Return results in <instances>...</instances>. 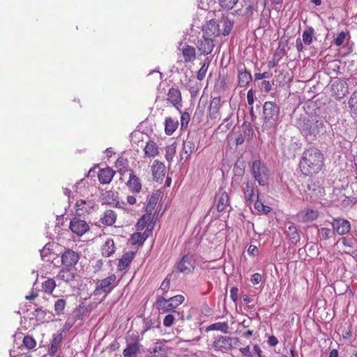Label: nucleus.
Instances as JSON below:
<instances>
[{
  "label": "nucleus",
  "mask_w": 357,
  "mask_h": 357,
  "mask_svg": "<svg viewBox=\"0 0 357 357\" xmlns=\"http://www.w3.org/2000/svg\"><path fill=\"white\" fill-rule=\"evenodd\" d=\"M323 165V154L315 147L305 149L299 162L301 172L307 176L318 173L321 169Z\"/></svg>",
  "instance_id": "1"
},
{
  "label": "nucleus",
  "mask_w": 357,
  "mask_h": 357,
  "mask_svg": "<svg viewBox=\"0 0 357 357\" xmlns=\"http://www.w3.org/2000/svg\"><path fill=\"white\" fill-rule=\"evenodd\" d=\"M280 107L276 103L271 101L265 102L263 106L264 122L266 127H274L279 119Z\"/></svg>",
  "instance_id": "2"
},
{
  "label": "nucleus",
  "mask_w": 357,
  "mask_h": 357,
  "mask_svg": "<svg viewBox=\"0 0 357 357\" xmlns=\"http://www.w3.org/2000/svg\"><path fill=\"white\" fill-rule=\"evenodd\" d=\"M323 126V121L316 119H310L305 117L299 119L298 123V127L304 136H315Z\"/></svg>",
  "instance_id": "3"
},
{
  "label": "nucleus",
  "mask_w": 357,
  "mask_h": 357,
  "mask_svg": "<svg viewBox=\"0 0 357 357\" xmlns=\"http://www.w3.org/2000/svg\"><path fill=\"white\" fill-rule=\"evenodd\" d=\"M252 174L259 185L264 186L268 183L270 171L266 164L260 160L252 162Z\"/></svg>",
  "instance_id": "4"
},
{
  "label": "nucleus",
  "mask_w": 357,
  "mask_h": 357,
  "mask_svg": "<svg viewBox=\"0 0 357 357\" xmlns=\"http://www.w3.org/2000/svg\"><path fill=\"white\" fill-rule=\"evenodd\" d=\"M184 301V296L182 295H176L166 299L162 296H159L156 301V307L159 311L162 312H174L178 316L180 313L175 311V309Z\"/></svg>",
  "instance_id": "5"
},
{
  "label": "nucleus",
  "mask_w": 357,
  "mask_h": 357,
  "mask_svg": "<svg viewBox=\"0 0 357 357\" xmlns=\"http://www.w3.org/2000/svg\"><path fill=\"white\" fill-rule=\"evenodd\" d=\"M119 284L115 274H112L107 278L98 280L95 289L93 291L94 296H100L102 294H109Z\"/></svg>",
  "instance_id": "6"
},
{
  "label": "nucleus",
  "mask_w": 357,
  "mask_h": 357,
  "mask_svg": "<svg viewBox=\"0 0 357 357\" xmlns=\"http://www.w3.org/2000/svg\"><path fill=\"white\" fill-rule=\"evenodd\" d=\"M198 144L199 142L195 133H189L183 142L182 150L180 152V160L187 161L197 150Z\"/></svg>",
  "instance_id": "7"
},
{
  "label": "nucleus",
  "mask_w": 357,
  "mask_h": 357,
  "mask_svg": "<svg viewBox=\"0 0 357 357\" xmlns=\"http://www.w3.org/2000/svg\"><path fill=\"white\" fill-rule=\"evenodd\" d=\"M239 342V339L235 337L219 335L213 342V347L218 351L227 352Z\"/></svg>",
  "instance_id": "8"
},
{
  "label": "nucleus",
  "mask_w": 357,
  "mask_h": 357,
  "mask_svg": "<svg viewBox=\"0 0 357 357\" xmlns=\"http://www.w3.org/2000/svg\"><path fill=\"white\" fill-rule=\"evenodd\" d=\"M61 263L64 267H74L80 259L79 254L71 249H66L61 256Z\"/></svg>",
  "instance_id": "9"
},
{
  "label": "nucleus",
  "mask_w": 357,
  "mask_h": 357,
  "mask_svg": "<svg viewBox=\"0 0 357 357\" xmlns=\"http://www.w3.org/2000/svg\"><path fill=\"white\" fill-rule=\"evenodd\" d=\"M95 203L91 199H79L75 204V213L77 216H84L91 213L94 208Z\"/></svg>",
  "instance_id": "10"
},
{
  "label": "nucleus",
  "mask_w": 357,
  "mask_h": 357,
  "mask_svg": "<svg viewBox=\"0 0 357 357\" xmlns=\"http://www.w3.org/2000/svg\"><path fill=\"white\" fill-rule=\"evenodd\" d=\"M69 227L73 233L79 236H82L89 230L88 223L77 217L71 220Z\"/></svg>",
  "instance_id": "11"
},
{
  "label": "nucleus",
  "mask_w": 357,
  "mask_h": 357,
  "mask_svg": "<svg viewBox=\"0 0 357 357\" xmlns=\"http://www.w3.org/2000/svg\"><path fill=\"white\" fill-rule=\"evenodd\" d=\"M331 224L335 233L340 236L347 234L351 229L350 222L343 218H333Z\"/></svg>",
  "instance_id": "12"
},
{
  "label": "nucleus",
  "mask_w": 357,
  "mask_h": 357,
  "mask_svg": "<svg viewBox=\"0 0 357 357\" xmlns=\"http://www.w3.org/2000/svg\"><path fill=\"white\" fill-rule=\"evenodd\" d=\"M194 268L195 266L192 257L189 255H184L176 265L177 271L184 274L192 273Z\"/></svg>",
  "instance_id": "13"
},
{
  "label": "nucleus",
  "mask_w": 357,
  "mask_h": 357,
  "mask_svg": "<svg viewBox=\"0 0 357 357\" xmlns=\"http://www.w3.org/2000/svg\"><path fill=\"white\" fill-rule=\"evenodd\" d=\"M197 47L201 54L208 55L211 54L214 47L213 38L202 36V37L198 40Z\"/></svg>",
  "instance_id": "14"
},
{
  "label": "nucleus",
  "mask_w": 357,
  "mask_h": 357,
  "mask_svg": "<svg viewBox=\"0 0 357 357\" xmlns=\"http://www.w3.org/2000/svg\"><path fill=\"white\" fill-rule=\"evenodd\" d=\"M215 199L217 200V210L218 212L224 211L229 207L230 199L227 192L220 189L216 193Z\"/></svg>",
  "instance_id": "15"
},
{
  "label": "nucleus",
  "mask_w": 357,
  "mask_h": 357,
  "mask_svg": "<svg viewBox=\"0 0 357 357\" xmlns=\"http://www.w3.org/2000/svg\"><path fill=\"white\" fill-rule=\"evenodd\" d=\"M220 35V25L215 20H210L203 28V36L208 38H215Z\"/></svg>",
  "instance_id": "16"
},
{
  "label": "nucleus",
  "mask_w": 357,
  "mask_h": 357,
  "mask_svg": "<svg viewBox=\"0 0 357 357\" xmlns=\"http://www.w3.org/2000/svg\"><path fill=\"white\" fill-rule=\"evenodd\" d=\"M167 100L170 102L178 110L182 107V98L181 91L176 88L169 89Z\"/></svg>",
  "instance_id": "17"
},
{
  "label": "nucleus",
  "mask_w": 357,
  "mask_h": 357,
  "mask_svg": "<svg viewBox=\"0 0 357 357\" xmlns=\"http://www.w3.org/2000/svg\"><path fill=\"white\" fill-rule=\"evenodd\" d=\"M245 186L242 187V192L243 193V198L247 204H250L253 201V196L255 192V183L252 181L248 180L244 183Z\"/></svg>",
  "instance_id": "18"
},
{
  "label": "nucleus",
  "mask_w": 357,
  "mask_h": 357,
  "mask_svg": "<svg viewBox=\"0 0 357 357\" xmlns=\"http://www.w3.org/2000/svg\"><path fill=\"white\" fill-rule=\"evenodd\" d=\"M298 218L305 222L316 220L319 216V212L312 208H305L301 211L298 215Z\"/></svg>",
  "instance_id": "19"
},
{
  "label": "nucleus",
  "mask_w": 357,
  "mask_h": 357,
  "mask_svg": "<svg viewBox=\"0 0 357 357\" xmlns=\"http://www.w3.org/2000/svg\"><path fill=\"white\" fill-rule=\"evenodd\" d=\"M130 190L134 193H139L142 189L140 179L134 174L132 171L130 173L129 179L126 183Z\"/></svg>",
  "instance_id": "20"
},
{
  "label": "nucleus",
  "mask_w": 357,
  "mask_h": 357,
  "mask_svg": "<svg viewBox=\"0 0 357 357\" xmlns=\"http://www.w3.org/2000/svg\"><path fill=\"white\" fill-rule=\"evenodd\" d=\"M114 174L115 172L109 167L101 169L98 174V180L102 184H108L112 181Z\"/></svg>",
  "instance_id": "21"
},
{
  "label": "nucleus",
  "mask_w": 357,
  "mask_h": 357,
  "mask_svg": "<svg viewBox=\"0 0 357 357\" xmlns=\"http://www.w3.org/2000/svg\"><path fill=\"white\" fill-rule=\"evenodd\" d=\"M151 168L153 179L156 181L162 180L165 174V165L158 160H155Z\"/></svg>",
  "instance_id": "22"
},
{
  "label": "nucleus",
  "mask_w": 357,
  "mask_h": 357,
  "mask_svg": "<svg viewBox=\"0 0 357 357\" xmlns=\"http://www.w3.org/2000/svg\"><path fill=\"white\" fill-rule=\"evenodd\" d=\"M63 340L62 332L56 335H53L50 346L48 349V354L51 356H54L58 351V349L61 345Z\"/></svg>",
  "instance_id": "23"
},
{
  "label": "nucleus",
  "mask_w": 357,
  "mask_h": 357,
  "mask_svg": "<svg viewBox=\"0 0 357 357\" xmlns=\"http://www.w3.org/2000/svg\"><path fill=\"white\" fill-rule=\"evenodd\" d=\"M75 273L71 268L64 267L59 271L56 275L58 280L69 283L75 280Z\"/></svg>",
  "instance_id": "24"
},
{
  "label": "nucleus",
  "mask_w": 357,
  "mask_h": 357,
  "mask_svg": "<svg viewBox=\"0 0 357 357\" xmlns=\"http://www.w3.org/2000/svg\"><path fill=\"white\" fill-rule=\"evenodd\" d=\"M135 253L132 251L125 252L119 261L117 268L119 271H122L126 269L134 259Z\"/></svg>",
  "instance_id": "25"
},
{
  "label": "nucleus",
  "mask_w": 357,
  "mask_h": 357,
  "mask_svg": "<svg viewBox=\"0 0 357 357\" xmlns=\"http://www.w3.org/2000/svg\"><path fill=\"white\" fill-rule=\"evenodd\" d=\"M116 213L113 210L108 209L105 211L100 219V222L105 226H112L116 222Z\"/></svg>",
  "instance_id": "26"
},
{
  "label": "nucleus",
  "mask_w": 357,
  "mask_h": 357,
  "mask_svg": "<svg viewBox=\"0 0 357 357\" xmlns=\"http://www.w3.org/2000/svg\"><path fill=\"white\" fill-rule=\"evenodd\" d=\"M238 86L241 88L247 86L252 81L250 73L245 69L238 70Z\"/></svg>",
  "instance_id": "27"
},
{
  "label": "nucleus",
  "mask_w": 357,
  "mask_h": 357,
  "mask_svg": "<svg viewBox=\"0 0 357 357\" xmlns=\"http://www.w3.org/2000/svg\"><path fill=\"white\" fill-rule=\"evenodd\" d=\"M116 247L114 241L108 238L102 246V255L103 257H109L114 253Z\"/></svg>",
  "instance_id": "28"
},
{
  "label": "nucleus",
  "mask_w": 357,
  "mask_h": 357,
  "mask_svg": "<svg viewBox=\"0 0 357 357\" xmlns=\"http://www.w3.org/2000/svg\"><path fill=\"white\" fill-rule=\"evenodd\" d=\"M178 126V120L173 119L172 117H167L165 122V131L167 135H172Z\"/></svg>",
  "instance_id": "29"
},
{
  "label": "nucleus",
  "mask_w": 357,
  "mask_h": 357,
  "mask_svg": "<svg viewBox=\"0 0 357 357\" xmlns=\"http://www.w3.org/2000/svg\"><path fill=\"white\" fill-rule=\"evenodd\" d=\"M140 344L137 342L128 343L123 354L125 357H134L139 351Z\"/></svg>",
  "instance_id": "30"
},
{
  "label": "nucleus",
  "mask_w": 357,
  "mask_h": 357,
  "mask_svg": "<svg viewBox=\"0 0 357 357\" xmlns=\"http://www.w3.org/2000/svg\"><path fill=\"white\" fill-rule=\"evenodd\" d=\"M185 62H190L195 59L196 50L195 48L190 45H185L182 51Z\"/></svg>",
  "instance_id": "31"
},
{
  "label": "nucleus",
  "mask_w": 357,
  "mask_h": 357,
  "mask_svg": "<svg viewBox=\"0 0 357 357\" xmlns=\"http://www.w3.org/2000/svg\"><path fill=\"white\" fill-rule=\"evenodd\" d=\"M315 31L312 26H307L302 33V40L304 45H310L313 41Z\"/></svg>",
  "instance_id": "32"
},
{
  "label": "nucleus",
  "mask_w": 357,
  "mask_h": 357,
  "mask_svg": "<svg viewBox=\"0 0 357 357\" xmlns=\"http://www.w3.org/2000/svg\"><path fill=\"white\" fill-rule=\"evenodd\" d=\"M286 234L291 243L296 244L300 241V235L294 225H290L286 230Z\"/></svg>",
  "instance_id": "33"
},
{
  "label": "nucleus",
  "mask_w": 357,
  "mask_h": 357,
  "mask_svg": "<svg viewBox=\"0 0 357 357\" xmlns=\"http://www.w3.org/2000/svg\"><path fill=\"white\" fill-rule=\"evenodd\" d=\"M145 155L148 157H155L158 153V147L153 141L149 140L144 148Z\"/></svg>",
  "instance_id": "34"
},
{
  "label": "nucleus",
  "mask_w": 357,
  "mask_h": 357,
  "mask_svg": "<svg viewBox=\"0 0 357 357\" xmlns=\"http://www.w3.org/2000/svg\"><path fill=\"white\" fill-rule=\"evenodd\" d=\"M115 167L117 168V170L120 174L123 175L128 171V159L123 157L119 158L115 162Z\"/></svg>",
  "instance_id": "35"
},
{
  "label": "nucleus",
  "mask_w": 357,
  "mask_h": 357,
  "mask_svg": "<svg viewBox=\"0 0 357 357\" xmlns=\"http://www.w3.org/2000/svg\"><path fill=\"white\" fill-rule=\"evenodd\" d=\"M166 347L160 342H157L153 348L151 354L155 357H164L167 354Z\"/></svg>",
  "instance_id": "36"
},
{
  "label": "nucleus",
  "mask_w": 357,
  "mask_h": 357,
  "mask_svg": "<svg viewBox=\"0 0 357 357\" xmlns=\"http://www.w3.org/2000/svg\"><path fill=\"white\" fill-rule=\"evenodd\" d=\"M335 234L333 229H331L326 227H321L318 230V236L324 240H328Z\"/></svg>",
  "instance_id": "37"
},
{
  "label": "nucleus",
  "mask_w": 357,
  "mask_h": 357,
  "mask_svg": "<svg viewBox=\"0 0 357 357\" xmlns=\"http://www.w3.org/2000/svg\"><path fill=\"white\" fill-rule=\"evenodd\" d=\"M43 289L47 294H52L56 287V283L54 279L50 278L42 284Z\"/></svg>",
  "instance_id": "38"
},
{
  "label": "nucleus",
  "mask_w": 357,
  "mask_h": 357,
  "mask_svg": "<svg viewBox=\"0 0 357 357\" xmlns=\"http://www.w3.org/2000/svg\"><path fill=\"white\" fill-rule=\"evenodd\" d=\"M146 238H147V236H144V234L137 232V233H134L131 236L130 239L132 241V244L139 245H142L144 243V242L145 241Z\"/></svg>",
  "instance_id": "39"
},
{
  "label": "nucleus",
  "mask_w": 357,
  "mask_h": 357,
  "mask_svg": "<svg viewBox=\"0 0 357 357\" xmlns=\"http://www.w3.org/2000/svg\"><path fill=\"white\" fill-rule=\"evenodd\" d=\"M66 302L63 298L58 299L54 303V310L57 315H61L64 313V309Z\"/></svg>",
  "instance_id": "40"
},
{
  "label": "nucleus",
  "mask_w": 357,
  "mask_h": 357,
  "mask_svg": "<svg viewBox=\"0 0 357 357\" xmlns=\"http://www.w3.org/2000/svg\"><path fill=\"white\" fill-rule=\"evenodd\" d=\"M351 112L357 115V90L352 93L349 100Z\"/></svg>",
  "instance_id": "41"
},
{
  "label": "nucleus",
  "mask_w": 357,
  "mask_h": 357,
  "mask_svg": "<svg viewBox=\"0 0 357 357\" xmlns=\"http://www.w3.org/2000/svg\"><path fill=\"white\" fill-rule=\"evenodd\" d=\"M209 64L210 61L208 59H206L197 73V77L199 80L202 81L205 77Z\"/></svg>",
  "instance_id": "42"
},
{
  "label": "nucleus",
  "mask_w": 357,
  "mask_h": 357,
  "mask_svg": "<svg viewBox=\"0 0 357 357\" xmlns=\"http://www.w3.org/2000/svg\"><path fill=\"white\" fill-rule=\"evenodd\" d=\"M158 202V197L156 195H151L149 199L147 204L146 205V211L151 214L154 209L155 205Z\"/></svg>",
  "instance_id": "43"
},
{
  "label": "nucleus",
  "mask_w": 357,
  "mask_h": 357,
  "mask_svg": "<svg viewBox=\"0 0 357 357\" xmlns=\"http://www.w3.org/2000/svg\"><path fill=\"white\" fill-rule=\"evenodd\" d=\"M23 344L28 349H33L36 346L35 339L30 335H26L23 339Z\"/></svg>",
  "instance_id": "44"
},
{
  "label": "nucleus",
  "mask_w": 357,
  "mask_h": 357,
  "mask_svg": "<svg viewBox=\"0 0 357 357\" xmlns=\"http://www.w3.org/2000/svg\"><path fill=\"white\" fill-rule=\"evenodd\" d=\"M238 0H219L220 6L225 9L230 10L234 8Z\"/></svg>",
  "instance_id": "45"
},
{
  "label": "nucleus",
  "mask_w": 357,
  "mask_h": 357,
  "mask_svg": "<svg viewBox=\"0 0 357 357\" xmlns=\"http://www.w3.org/2000/svg\"><path fill=\"white\" fill-rule=\"evenodd\" d=\"M46 314L47 312L40 307L36 308L33 312L36 319L42 322L47 321V319H45Z\"/></svg>",
  "instance_id": "46"
},
{
  "label": "nucleus",
  "mask_w": 357,
  "mask_h": 357,
  "mask_svg": "<svg viewBox=\"0 0 357 357\" xmlns=\"http://www.w3.org/2000/svg\"><path fill=\"white\" fill-rule=\"evenodd\" d=\"M176 147L174 144H172L167 148L165 158L169 162H171L172 161L173 158L176 153Z\"/></svg>",
  "instance_id": "47"
},
{
  "label": "nucleus",
  "mask_w": 357,
  "mask_h": 357,
  "mask_svg": "<svg viewBox=\"0 0 357 357\" xmlns=\"http://www.w3.org/2000/svg\"><path fill=\"white\" fill-rule=\"evenodd\" d=\"M209 330L220 331L222 332H227L228 329V324L227 323H216L211 324L208 327Z\"/></svg>",
  "instance_id": "48"
},
{
  "label": "nucleus",
  "mask_w": 357,
  "mask_h": 357,
  "mask_svg": "<svg viewBox=\"0 0 357 357\" xmlns=\"http://www.w3.org/2000/svg\"><path fill=\"white\" fill-rule=\"evenodd\" d=\"M221 23L222 24V26L224 27L222 34L224 36L229 35L233 27V23L228 20H225L222 21Z\"/></svg>",
  "instance_id": "49"
},
{
  "label": "nucleus",
  "mask_w": 357,
  "mask_h": 357,
  "mask_svg": "<svg viewBox=\"0 0 357 357\" xmlns=\"http://www.w3.org/2000/svg\"><path fill=\"white\" fill-rule=\"evenodd\" d=\"M181 128H185L188 126V124L190 119V115L188 112H181Z\"/></svg>",
  "instance_id": "50"
},
{
  "label": "nucleus",
  "mask_w": 357,
  "mask_h": 357,
  "mask_svg": "<svg viewBox=\"0 0 357 357\" xmlns=\"http://www.w3.org/2000/svg\"><path fill=\"white\" fill-rule=\"evenodd\" d=\"M105 199L107 198H112V202H107L108 204L113 205L117 206V205L119 204V199L117 196L115 195V194L112 191H107L105 193Z\"/></svg>",
  "instance_id": "51"
},
{
  "label": "nucleus",
  "mask_w": 357,
  "mask_h": 357,
  "mask_svg": "<svg viewBox=\"0 0 357 357\" xmlns=\"http://www.w3.org/2000/svg\"><path fill=\"white\" fill-rule=\"evenodd\" d=\"M153 322L151 319L149 317L144 318L143 319V331L142 334L149 331L150 328L153 327Z\"/></svg>",
  "instance_id": "52"
},
{
  "label": "nucleus",
  "mask_w": 357,
  "mask_h": 357,
  "mask_svg": "<svg viewBox=\"0 0 357 357\" xmlns=\"http://www.w3.org/2000/svg\"><path fill=\"white\" fill-rule=\"evenodd\" d=\"M346 38V33L344 31L339 33L334 40V43L336 46H341Z\"/></svg>",
  "instance_id": "53"
},
{
  "label": "nucleus",
  "mask_w": 357,
  "mask_h": 357,
  "mask_svg": "<svg viewBox=\"0 0 357 357\" xmlns=\"http://www.w3.org/2000/svg\"><path fill=\"white\" fill-rule=\"evenodd\" d=\"M175 317L173 314H169L165 317L163 319V325L165 327H170L174 324Z\"/></svg>",
  "instance_id": "54"
},
{
  "label": "nucleus",
  "mask_w": 357,
  "mask_h": 357,
  "mask_svg": "<svg viewBox=\"0 0 357 357\" xmlns=\"http://www.w3.org/2000/svg\"><path fill=\"white\" fill-rule=\"evenodd\" d=\"M170 287V280L167 278H165L162 282L160 289L162 290L164 293H167Z\"/></svg>",
  "instance_id": "55"
},
{
  "label": "nucleus",
  "mask_w": 357,
  "mask_h": 357,
  "mask_svg": "<svg viewBox=\"0 0 357 357\" xmlns=\"http://www.w3.org/2000/svg\"><path fill=\"white\" fill-rule=\"evenodd\" d=\"M209 115L213 119H215L220 117V109L219 108H211L209 107Z\"/></svg>",
  "instance_id": "56"
},
{
  "label": "nucleus",
  "mask_w": 357,
  "mask_h": 357,
  "mask_svg": "<svg viewBox=\"0 0 357 357\" xmlns=\"http://www.w3.org/2000/svg\"><path fill=\"white\" fill-rule=\"evenodd\" d=\"M238 289L237 287H233L230 289V297L234 302H236L238 299Z\"/></svg>",
  "instance_id": "57"
},
{
  "label": "nucleus",
  "mask_w": 357,
  "mask_h": 357,
  "mask_svg": "<svg viewBox=\"0 0 357 357\" xmlns=\"http://www.w3.org/2000/svg\"><path fill=\"white\" fill-rule=\"evenodd\" d=\"M220 102H221V99H220V97H216V98H214L211 103H210V106L209 107L211 108H219L220 107Z\"/></svg>",
  "instance_id": "58"
},
{
  "label": "nucleus",
  "mask_w": 357,
  "mask_h": 357,
  "mask_svg": "<svg viewBox=\"0 0 357 357\" xmlns=\"http://www.w3.org/2000/svg\"><path fill=\"white\" fill-rule=\"evenodd\" d=\"M257 200H256V202H255V208L256 210H257L258 211H259V212H260L261 210H263L264 206L265 205H264V203H263L261 200H259V190H257Z\"/></svg>",
  "instance_id": "59"
},
{
  "label": "nucleus",
  "mask_w": 357,
  "mask_h": 357,
  "mask_svg": "<svg viewBox=\"0 0 357 357\" xmlns=\"http://www.w3.org/2000/svg\"><path fill=\"white\" fill-rule=\"evenodd\" d=\"M240 351L243 356H245V357H252L253 356L252 352L250 351V348L249 346L243 347V348H241Z\"/></svg>",
  "instance_id": "60"
},
{
  "label": "nucleus",
  "mask_w": 357,
  "mask_h": 357,
  "mask_svg": "<svg viewBox=\"0 0 357 357\" xmlns=\"http://www.w3.org/2000/svg\"><path fill=\"white\" fill-rule=\"evenodd\" d=\"M251 282L253 284H257L261 281V275L259 273H256L252 275Z\"/></svg>",
  "instance_id": "61"
},
{
  "label": "nucleus",
  "mask_w": 357,
  "mask_h": 357,
  "mask_svg": "<svg viewBox=\"0 0 357 357\" xmlns=\"http://www.w3.org/2000/svg\"><path fill=\"white\" fill-rule=\"evenodd\" d=\"M261 88L265 92H269L271 90L272 86L269 81L264 80L261 82Z\"/></svg>",
  "instance_id": "62"
},
{
  "label": "nucleus",
  "mask_w": 357,
  "mask_h": 357,
  "mask_svg": "<svg viewBox=\"0 0 357 357\" xmlns=\"http://www.w3.org/2000/svg\"><path fill=\"white\" fill-rule=\"evenodd\" d=\"M259 252L258 248L256 245H250L248 250V253L250 256H256Z\"/></svg>",
  "instance_id": "63"
},
{
  "label": "nucleus",
  "mask_w": 357,
  "mask_h": 357,
  "mask_svg": "<svg viewBox=\"0 0 357 357\" xmlns=\"http://www.w3.org/2000/svg\"><path fill=\"white\" fill-rule=\"evenodd\" d=\"M149 215H144L139 220L137 225L138 227H142V228L146 225L147 220L149 219Z\"/></svg>",
  "instance_id": "64"
}]
</instances>
